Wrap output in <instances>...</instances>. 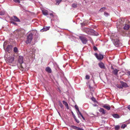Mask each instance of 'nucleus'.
Segmentation results:
<instances>
[{
  "mask_svg": "<svg viewBox=\"0 0 130 130\" xmlns=\"http://www.w3.org/2000/svg\"><path fill=\"white\" fill-rule=\"evenodd\" d=\"M19 62L21 64L20 67L21 68L22 71H23L24 69L25 68V64L23 63V57L21 56H20L18 59Z\"/></svg>",
  "mask_w": 130,
  "mask_h": 130,
  "instance_id": "1",
  "label": "nucleus"
},
{
  "mask_svg": "<svg viewBox=\"0 0 130 130\" xmlns=\"http://www.w3.org/2000/svg\"><path fill=\"white\" fill-rule=\"evenodd\" d=\"M85 31L88 34H90L91 33L94 34V35L96 36H98L99 34L98 33L96 32L93 29L89 28H85Z\"/></svg>",
  "mask_w": 130,
  "mask_h": 130,
  "instance_id": "2",
  "label": "nucleus"
},
{
  "mask_svg": "<svg viewBox=\"0 0 130 130\" xmlns=\"http://www.w3.org/2000/svg\"><path fill=\"white\" fill-rule=\"evenodd\" d=\"M32 34L30 33L28 34L27 36V39L26 43V44L29 43L31 41L32 39Z\"/></svg>",
  "mask_w": 130,
  "mask_h": 130,
  "instance_id": "3",
  "label": "nucleus"
},
{
  "mask_svg": "<svg viewBox=\"0 0 130 130\" xmlns=\"http://www.w3.org/2000/svg\"><path fill=\"white\" fill-rule=\"evenodd\" d=\"M123 23V21L121 19L118 20L116 23L117 28H121L122 26Z\"/></svg>",
  "mask_w": 130,
  "mask_h": 130,
  "instance_id": "4",
  "label": "nucleus"
},
{
  "mask_svg": "<svg viewBox=\"0 0 130 130\" xmlns=\"http://www.w3.org/2000/svg\"><path fill=\"white\" fill-rule=\"evenodd\" d=\"M79 39L81 40L83 44H86L87 43V40L85 37L83 36H80Z\"/></svg>",
  "mask_w": 130,
  "mask_h": 130,
  "instance_id": "5",
  "label": "nucleus"
},
{
  "mask_svg": "<svg viewBox=\"0 0 130 130\" xmlns=\"http://www.w3.org/2000/svg\"><path fill=\"white\" fill-rule=\"evenodd\" d=\"M94 55L96 58L99 60H102L103 58V55L102 54H98L97 53H95Z\"/></svg>",
  "mask_w": 130,
  "mask_h": 130,
  "instance_id": "6",
  "label": "nucleus"
},
{
  "mask_svg": "<svg viewBox=\"0 0 130 130\" xmlns=\"http://www.w3.org/2000/svg\"><path fill=\"white\" fill-rule=\"evenodd\" d=\"M114 45L117 47H119L120 45V41L117 39H115L114 40L113 42Z\"/></svg>",
  "mask_w": 130,
  "mask_h": 130,
  "instance_id": "7",
  "label": "nucleus"
},
{
  "mask_svg": "<svg viewBox=\"0 0 130 130\" xmlns=\"http://www.w3.org/2000/svg\"><path fill=\"white\" fill-rule=\"evenodd\" d=\"M14 60V58L12 56H10L7 59V62L9 63H12Z\"/></svg>",
  "mask_w": 130,
  "mask_h": 130,
  "instance_id": "8",
  "label": "nucleus"
},
{
  "mask_svg": "<svg viewBox=\"0 0 130 130\" xmlns=\"http://www.w3.org/2000/svg\"><path fill=\"white\" fill-rule=\"evenodd\" d=\"M12 20L13 21L18 22H20V20L16 16H13L11 17Z\"/></svg>",
  "mask_w": 130,
  "mask_h": 130,
  "instance_id": "9",
  "label": "nucleus"
},
{
  "mask_svg": "<svg viewBox=\"0 0 130 130\" xmlns=\"http://www.w3.org/2000/svg\"><path fill=\"white\" fill-rule=\"evenodd\" d=\"M50 28V26L47 27L44 26L43 27V29L40 30V31L41 32H43L44 31H46L48 30Z\"/></svg>",
  "mask_w": 130,
  "mask_h": 130,
  "instance_id": "10",
  "label": "nucleus"
},
{
  "mask_svg": "<svg viewBox=\"0 0 130 130\" xmlns=\"http://www.w3.org/2000/svg\"><path fill=\"white\" fill-rule=\"evenodd\" d=\"M77 113L79 118H80V117L81 116V117H82V118L84 120H85V118L83 117L82 115V114L80 112L79 110H78V111H77Z\"/></svg>",
  "mask_w": 130,
  "mask_h": 130,
  "instance_id": "11",
  "label": "nucleus"
},
{
  "mask_svg": "<svg viewBox=\"0 0 130 130\" xmlns=\"http://www.w3.org/2000/svg\"><path fill=\"white\" fill-rule=\"evenodd\" d=\"M120 83L123 87L126 88L128 87V86L126 83L123 82H120Z\"/></svg>",
  "mask_w": 130,
  "mask_h": 130,
  "instance_id": "12",
  "label": "nucleus"
},
{
  "mask_svg": "<svg viewBox=\"0 0 130 130\" xmlns=\"http://www.w3.org/2000/svg\"><path fill=\"white\" fill-rule=\"evenodd\" d=\"M99 67L102 69H104L105 68V67L104 63L102 62H100L99 63Z\"/></svg>",
  "mask_w": 130,
  "mask_h": 130,
  "instance_id": "13",
  "label": "nucleus"
},
{
  "mask_svg": "<svg viewBox=\"0 0 130 130\" xmlns=\"http://www.w3.org/2000/svg\"><path fill=\"white\" fill-rule=\"evenodd\" d=\"M103 107L108 110H109L110 109V107L108 104H106L103 106Z\"/></svg>",
  "mask_w": 130,
  "mask_h": 130,
  "instance_id": "14",
  "label": "nucleus"
},
{
  "mask_svg": "<svg viewBox=\"0 0 130 130\" xmlns=\"http://www.w3.org/2000/svg\"><path fill=\"white\" fill-rule=\"evenodd\" d=\"M119 70L116 69H115L112 71V72L115 75H117L118 74V72Z\"/></svg>",
  "mask_w": 130,
  "mask_h": 130,
  "instance_id": "15",
  "label": "nucleus"
},
{
  "mask_svg": "<svg viewBox=\"0 0 130 130\" xmlns=\"http://www.w3.org/2000/svg\"><path fill=\"white\" fill-rule=\"evenodd\" d=\"M42 13L43 15H46L48 14V11L47 10H42Z\"/></svg>",
  "mask_w": 130,
  "mask_h": 130,
  "instance_id": "16",
  "label": "nucleus"
},
{
  "mask_svg": "<svg viewBox=\"0 0 130 130\" xmlns=\"http://www.w3.org/2000/svg\"><path fill=\"white\" fill-rule=\"evenodd\" d=\"M12 46L11 45H8L6 48V51L7 52H9L11 50Z\"/></svg>",
  "mask_w": 130,
  "mask_h": 130,
  "instance_id": "17",
  "label": "nucleus"
},
{
  "mask_svg": "<svg viewBox=\"0 0 130 130\" xmlns=\"http://www.w3.org/2000/svg\"><path fill=\"white\" fill-rule=\"evenodd\" d=\"M62 103L68 109H69V108L68 103L64 101H63Z\"/></svg>",
  "mask_w": 130,
  "mask_h": 130,
  "instance_id": "18",
  "label": "nucleus"
},
{
  "mask_svg": "<svg viewBox=\"0 0 130 130\" xmlns=\"http://www.w3.org/2000/svg\"><path fill=\"white\" fill-rule=\"evenodd\" d=\"M45 71L49 73H51L52 72L51 69L49 67H47L46 68Z\"/></svg>",
  "mask_w": 130,
  "mask_h": 130,
  "instance_id": "19",
  "label": "nucleus"
},
{
  "mask_svg": "<svg viewBox=\"0 0 130 130\" xmlns=\"http://www.w3.org/2000/svg\"><path fill=\"white\" fill-rule=\"evenodd\" d=\"M129 27V26L128 24H125V26L123 27L124 29L126 30H127Z\"/></svg>",
  "mask_w": 130,
  "mask_h": 130,
  "instance_id": "20",
  "label": "nucleus"
},
{
  "mask_svg": "<svg viewBox=\"0 0 130 130\" xmlns=\"http://www.w3.org/2000/svg\"><path fill=\"white\" fill-rule=\"evenodd\" d=\"M112 116L115 118H120L119 116L117 114H113Z\"/></svg>",
  "mask_w": 130,
  "mask_h": 130,
  "instance_id": "21",
  "label": "nucleus"
},
{
  "mask_svg": "<svg viewBox=\"0 0 130 130\" xmlns=\"http://www.w3.org/2000/svg\"><path fill=\"white\" fill-rule=\"evenodd\" d=\"M99 111L100 112H102L103 114H104L105 113V110L103 108H101L99 110Z\"/></svg>",
  "mask_w": 130,
  "mask_h": 130,
  "instance_id": "22",
  "label": "nucleus"
},
{
  "mask_svg": "<svg viewBox=\"0 0 130 130\" xmlns=\"http://www.w3.org/2000/svg\"><path fill=\"white\" fill-rule=\"evenodd\" d=\"M59 104V105L61 108H63V106L60 101H58Z\"/></svg>",
  "mask_w": 130,
  "mask_h": 130,
  "instance_id": "23",
  "label": "nucleus"
},
{
  "mask_svg": "<svg viewBox=\"0 0 130 130\" xmlns=\"http://www.w3.org/2000/svg\"><path fill=\"white\" fill-rule=\"evenodd\" d=\"M106 8L105 7H103L101 8L99 10L101 12H102L104 11Z\"/></svg>",
  "mask_w": 130,
  "mask_h": 130,
  "instance_id": "24",
  "label": "nucleus"
},
{
  "mask_svg": "<svg viewBox=\"0 0 130 130\" xmlns=\"http://www.w3.org/2000/svg\"><path fill=\"white\" fill-rule=\"evenodd\" d=\"M13 51L15 53H16L18 52V49L17 47H15L14 48Z\"/></svg>",
  "mask_w": 130,
  "mask_h": 130,
  "instance_id": "25",
  "label": "nucleus"
},
{
  "mask_svg": "<svg viewBox=\"0 0 130 130\" xmlns=\"http://www.w3.org/2000/svg\"><path fill=\"white\" fill-rule=\"evenodd\" d=\"M62 1V0H56V4L58 5Z\"/></svg>",
  "mask_w": 130,
  "mask_h": 130,
  "instance_id": "26",
  "label": "nucleus"
},
{
  "mask_svg": "<svg viewBox=\"0 0 130 130\" xmlns=\"http://www.w3.org/2000/svg\"><path fill=\"white\" fill-rule=\"evenodd\" d=\"M115 130H118L120 128V127L119 125H117L115 126Z\"/></svg>",
  "mask_w": 130,
  "mask_h": 130,
  "instance_id": "27",
  "label": "nucleus"
},
{
  "mask_svg": "<svg viewBox=\"0 0 130 130\" xmlns=\"http://www.w3.org/2000/svg\"><path fill=\"white\" fill-rule=\"evenodd\" d=\"M5 14V12L4 11H0V15H4Z\"/></svg>",
  "mask_w": 130,
  "mask_h": 130,
  "instance_id": "28",
  "label": "nucleus"
},
{
  "mask_svg": "<svg viewBox=\"0 0 130 130\" xmlns=\"http://www.w3.org/2000/svg\"><path fill=\"white\" fill-rule=\"evenodd\" d=\"M104 14L106 16H107L109 15V14L106 12H104Z\"/></svg>",
  "mask_w": 130,
  "mask_h": 130,
  "instance_id": "29",
  "label": "nucleus"
},
{
  "mask_svg": "<svg viewBox=\"0 0 130 130\" xmlns=\"http://www.w3.org/2000/svg\"><path fill=\"white\" fill-rule=\"evenodd\" d=\"M75 107L76 109L77 110V111H78V110H79L78 107L77 105H75Z\"/></svg>",
  "mask_w": 130,
  "mask_h": 130,
  "instance_id": "30",
  "label": "nucleus"
},
{
  "mask_svg": "<svg viewBox=\"0 0 130 130\" xmlns=\"http://www.w3.org/2000/svg\"><path fill=\"white\" fill-rule=\"evenodd\" d=\"M14 2L16 3H19L20 2V0H13Z\"/></svg>",
  "mask_w": 130,
  "mask_h": 130,
  "instance_id": "31",
  "label": "nucleus"
},
{
  "mask_svg": "<svg viewBox=\"0 0 130 130\" xmlns=\"http://www.w3.org/2000/svg\"><path fill=\"white\" fill-rule=\"evenodd\" d=\"M126 126V125L125 124L122 125H121V127L122 128H124Z\"/></svg>",
  "mask_w": 130,
  "mask_h": 130,
  "instance_id": "32",
  "label": "nucleus"
},
{
  "mask_svg": "<svg viewBox=\"0 0 130 130\" xmlns=\"http://www.w3.org/2000/svg\"><path fill=\"white\" fill-rule=\"evenodd\" d=\"M90 76L89 75H87L86 76V79H89L90 78Z\"/></svg>",
  "mask_w": 130,
  "mask_h": 130,
  "instance_id": "33",
  "label": "nucleus"
},
{
  "mask_svg": "<svg viewBox=\"0 0 130 130\" xmlns=\"http://www.w3.org/2000/svg\"><path fill=\"white\" fill-rule=\"evenodd\" d=\"M93 49L95 51L98 50L97 48L95 46H94L93 47Z\"/></svg>",
  "mask_w": 130,
  "mask_h": 130,
  "instance_id": "34",
  "label": "nucleus"
},
{
  "mask_svg": "<svg viewBox=\"0 0 130 130\" xmlns=\"http://www.w3.org/2000/svg\"><path fill=\"white\" fill-rule=\"evenodd\" d=\"M49 14L51 16V18H53L54 17V15L53 13H50Z\"/></svg>",
  "mask_w": 130,
  "mask_h": 130,
  "instance_id": "35",
  "label": "nucleus"
},
{
  "mask_svg": "<svg viewBox=\"0 0 130 130\" xmlns=\"http://www.w3.org/2000/svg\"><path fill=\"white\" fill-rule=\"evenodd\" d=\"M75 121L76 122L78 123H79V121L77 120V118H76H76H74Z\"/></svg>",
  "mask_w": 130,
  "mask_h": 130,
  "instance_id": "36",
  "label": "nucleus"
},
{
  "mask_svg": "<svg viewBox=\"0 0 130 130\" xmlns=\"http://www.w3.org/2000/svg\"><path fill=\"white\" fill-rule=\"evenodd\" d=\"M72 7L74 8H75L77 6V5L76 4H74L72 5Z\"/></svg>",
  "mask_w": 130,
  "mask_h": 130,
  "instance_id": "37",
  "label": "nucleus"
},
{
  "mask_svg": "<svg viewBox=\"0 0 130 130\" xmlns=\"http://www.w3.org/2000/svg\"><path fill=\"white\" fill-rule=\"evenodd\" d=\"M91 100L92 101H93L94 102H95L96 101L95 99V98H93V97L92 98H91Z\"/></svg>",
  "mask_w": 130,
  "mask_h": 130,
  "instance_id": "38",
  "label": "nucleus"
},
{
  "mask_svg": "<svg viewBox=\"0 0 130 130\" xmlns=\"http://www.w3.org/2000/svg\"><path fill=\"white\" fill-rule=\"evenodd\" d=\"M117 87L119 88H120V89H122V88H123V87L122 86V85L121 86V85H120V86H117Z\"/></svg>",
  "mask_w": 130,
  "mask_h": 130,
  "instance_id": "39",
  "label": "nucleus"
},
{
  "mask_svg": "<svg viewBox=\"0 0 130 130\" xmlns=\"http://www.w3.org/2000/svg\"><path fill=\"white\" fill-rule=\"evenodd\" d=\"M127 73L128 74V75L130 76V71H128L127 72Z\"/></svg>",
  "mask_w": 130,
  "mask_h": 130,
  "instance_id": "40",
  "label": "nucleus"
},
{
  "mask_svg": "<svg viewBox=\"0 0 130 130\" xmlns=\"http://www.w3.org/2000/svg\"><path fill=\"white\" fill-rule=\"evenodd\" d=\"M72 114L73 116L74 117V118H76V117L75 116V115L73 113V112H72Z\"/></svg>",
  "mask_w": 130,
  "mask_h": 130,
  "instance_id": "41",
  "label": "nucleus"
},
{
  "mask_svg": "<svg viewBox=\"0 0 130 130\" xmlns=\"http://www.w3.org/2000/svg\"><path fill=\"white\" fill-rule=\"evenodd\" d=\"M127 108L130 110V105H129L127 106Z\"/></svg>",
  "mask_w": 130,
  "mask_h": 130,
  "instance_id": "42",
  "label": "nucleus"
},
{
  "mask_svg": "<svg viewBox=\"0 0 130 130\" xmlns=\"http://www.w3.org/2000/svg\"><path fill=\"white\" fill-rule=\"evenodd\" d=\"M111 69L113 70V69H114L112 66L111 67Z\"/></svg>",
  "mask_w": 130,
  "mask_h": 130,
  "instance_id": "43",
  "label": "nucleus"
},
{
  "mask_svg": "<svg viewBox=\"0 0 130 130\" xmlns=\"http://www.w3.org/2000/svg\"><path fill=\"white\" fill-rule=\"evenodd\" d=\"M12 23H13V24H14V25H16V24H17L16 23H15V22H13Z\"/></svg>",
  "mask_w": 130,
  "mask_h": 130,
  "instance_id": "44",
  "label": "nucleus"
},
{
  "mask_svg": "<svg viewBox=\"0 0 130 130\" xmlns=\"http://www.w3.org/2000/svg\"><path fill=\"white\" fill-rule=\"evenodd\" d=\"M128 34H129V36H130V31L128 32Z\"/></svg>",
  "mask_w": 130,
  "mask_h": 130,
  "instance_id": "45",
  "label": "nucleus"
},
{
  "mask_svg": "<svg viewBox=\"0 0 130 130\" xmlns=\"http://www.w3.org/2000/svg\"><path fill=\"white\" fill-rule=\"evenodd\" d=\"M128 122H129V123H130V119H129L128 121Z\"/></svg>",
  "mask_w": 130,
  "mask_h": 130,
  "instance_id": "46",
  "label": "nucleus"
},
{
  "mask_svg": "<svg viewBox=\"0 0 130 130\" xmlns=\"http://www.w3.org/2000/svg\"><path fill=\"white\" fill-rule=\"evenodd\" d=\"M58 113L59 114V115L60 116V113L59 112H58Z\"/></svg>",
  "mask_w": 130,
  "mask_h": 130,
  "instance_id": "47",
  "label": "nucleus"
}]
</instances>
